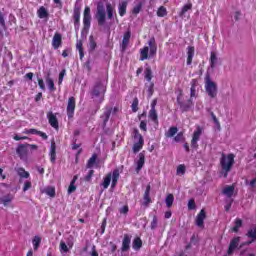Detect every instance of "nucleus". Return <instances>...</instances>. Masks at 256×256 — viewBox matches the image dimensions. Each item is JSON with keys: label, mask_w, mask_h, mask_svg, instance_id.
Listing matches in <instances>:
<instances>
[{"label": "nucleus", "mask_w": 256, "mask_h": 256, "mask_svg": "<svg viewBox=\"0 0 256 256\" xmlns=\"http://www.w3.org/2000/svg\"><path fill=\"white\" fill-rule=\"evenodd\" d=\"M49 159L52 164L57 160V144L55 141H51V150L49 151Z\"/></svg>", "instance_id": "18"}, {"label": "nucleus", "mask_w": 256, "mask_h": 256, "mask_svg": "<svg viewBox=\"0 0 256 256\" xmlns=\"http://www.w3.org/2000/svg\"><path fill=\"white\" fill-rule=\"evenodd\" d=\"M44 193L48 195V197L55 198L56 192L54 186H49L45 188Z\"/></svg>", "instance_id": "38"}, {"label": "nucleus", "mask_w": 256, "mask_h": 256, "mask_svg": "<svg viewBox=\"0 0 256 256\" xmlns=\"http://www.w3.org/2000/svg\"><path fill=\"white\" fill-rule=\"evenodd\" d=\"M240 242H241L240 236L232 238V240L229 242V246H228V251H227L228 256L234 255L235 250L239 249Z\"/></svg>", "instance_id": "10"}, {"label": "nucleus", "mask_w": 256, "mask_h": 256, "mask_svg": "<svg viewBox=\"0 0 256 256\" xmlns=\"http://www.w3.org/2000/svg\"><path fill=\"white\" fill-rule=\"evenodd\" d=\"M205 91L206 94H208L210 99L217 98V84L216 82H213L211 79V75L209 73H206L205 75Z\"/></svg>", "instance_id": "4"}, {"label": "nucleus", "mask_w": 256, "mask_h": 256, "mask_svg": "<svg viewBox=\"0 0 256 256\" xmlns=\"http://www.w3.org/2000/svg\"><path fill=\"white\" fill-rule=\"evenodd\" d=\"M192 8H193V4H191L190 2H188L187 4H184L182 11H180L179 13V16L183 17V15H185Z\"/></svg>", "instance_id": "40"}, {"label": "nucleus", "mask_w": 256, "mask_h": 256, "mask_svg": "<svg viewBox=\"0 0 256 256\" xmlns=\"http://www.w3.org/2000/svg\"><path fill=\"white\" fill-rule=\"evenodd\" d=\"M75 110H76V98L70 97L68 98L67 108H66L68 119H71L74 117Z\"/></svg>", "instance_id": "11"}, {"label": "nucleus", "mask_w": 256, "mask_h": 256, "mask_svg": "<svg viewBox=\"0 0 256 256\" xmlns=\"http://www.w3.org/2000/svg\"><path fill=\"white\" fill-rule=\"evenodd\" d=\"M138 156H139V159L137 161V168H136L137 172H139L142 169V167H144V164H145V154L139 153Z\"/></svg>", "instance_id": "26"}, {"label": "nucleus", "mask_w": 256, "mask_h": 256, "mask_svg": "<svg viewBox=\"0 0 256 256\" xmlns=\"http://www.w3.org/2000/svg\"><path fill=\"white\" fill-rule=\"evenodd\" d=\"M205 219H207V213L205 212L204 209H202L201 211H199L197 218L195 219V225H197V227H199L201 229H204Z\"/></svg>", "instance_id": "15"}, {"label": "nucleus", "mask_w": 256, "mask_h": 256, "mask_svg": "<svg viewBox=\"0 0 256 256\" xmlns=\"http://www.w3.org/2000/svg\"><path fill=\"white\" fill-rule=\"evenodd\" d=\"M12 201H13V197L10 196V195H8V196H4V197L2 198V200H1L0 203H2V204L4 205V207H6V206L9 205L10 202H12Z\"/></svg>", "instance_id": "48"}, {"label": "nucleus", "mask_w": 256, "mask_h": 256, "mask_svg": "<svg viewBox=\"0 0 256 256\" xmlns=\"http://www.w3.org/2000/svg\"><path fill=\"white\" fill-rule=\"evenodd\" d=\"M210 68L214 69L216 67L217 64V54L216 52H210Z\"/></svg>", "instance_id": "33"}, {"label": "nucleus", "mask_w": 256, "mask_h": 256, "mask_svg": "<svg viewBox=\"0 0 256 256\" xmlns=\"http://www.w3.org/2000/svg\"><path fill=\"white\" fill-rule=\"evenodd\" d=\"M150 193H151V185H148L146 186V190L144 192V202H142V205H144V207H148L149 204L152 203Z\"/></svg>", "instance_id": "20"}, {"label": "nucleus", "mask_w": 256, "mask_h": 256, "mask_svg": "<svg viewBox=\"0 0 256 256\" xmlns=\"http://www.w3.org/2000/svg\"><path fill=\"white\" fill-rule=\"evenodd\" d=\"M144 75H145V80L149 82V85H147L148 98H151L153 96V93L155 92V90H154L155 83L151 82L153 79V72H152V68L150 66L145 68Z\"/></svg>", "instance_id": "5"}, {"label": "nucleus", "mask_w": 256, "mask_h": 256, "mask_svg": "<svg viewBox=\"0 0 256 256\" xmlns=\"http://www.w3.org/2000/svg\"><path fill=\"white\" fill-rule=\"evenodd\" d=\"M195 209H196V202L194 201V199L188 200V210L193 211Z\"/></svg>", "instance_id": "52"}, {"label": "nucleus", "mask_w": 256, "mask_h": 256, "mask_svg": "<svg viewBox=\"0 0 256 256\" xmlns=\"http://www.w3.org/2000/svg\"><path fill=\"white\" fill-rule=\"evenodd\" d=\"M50 16V14L48 13L47 9L44 8V6H41L40 8H38L37 10V17L40 19H47Z\"/></svg>", "instance_id": "24"}, {"label": "nucleus", "mask_w": 256, "mask_h": 256, "mask_svg": "<svg viewBox=\"0 0 256 256\" xmlns=\"http://www.w3.org/2000/svg\"><path fill=\"white\" fill-rule=\"evenodd\" d=\"M186 167L184 164H180L176 169V175H185Z\"/></svg>", "instance_id": "49"}, {"label": "nucleus", "mask_w": 256, "mask_h": 256, "mask_svg": "<svg viewBox=\"0 0 256 256\" xmlns=\"http://www.w3.org/2000/svg\"><path fill=\"white\" fill-rule=\"evenodd\" d=\"M0 26L6 28L5 18L3 17L2 12L0 11Z\"/></svg>", "instance_id": "64"}, {"label": "nucleus", "mask_w": 256, "mask_h": 256, "mask_svg": "<svg viewBox=\"0 0 256 256\" xmlns=\"http://www.w3.org/2000/svg\"><path fill=\"white\" fill-rule=\"evenodd\" d=\"M126 9H127L126 1H123L122 3L119 4L118 10H119L120 17H123L126 15Z\"/></svg>", "instance_id": "36"}, {"label": "nucleus", "mask_w": 256, "mask_h": 256, "mask_svg": "<svg viewBox=\"0 0 256 256\" xmlns=\"http://www.w3.org/2000/svg\"><path fill=\"white\" fill-rule=\"evenodd\" d=\"M158 18H164L167 16V9L165 6H160V8H158L157 13H156Z\"/></svg>", "instance_id": "41"}, {"label": "nucleus", "mask_w": 256, "mask_h": 256, "mask_svg": "<svg viewBox=\"0 0 256 256\" xmlns=\"http://www.w3.org/2000/svg\"><path fill=\"white\" fill-rule=\"evenodd\" d=\"M235 186H225L223 189V194L226 195V197L231 198L234 195Z\"/></svg>", "instance_id": "28"}, {"label": "nucleus", "mask_w": 256, "mask_h": 256, "mask_svg": "<svg viewBox=\"0 0 256 256\" xmlns=\"http://www.w3.org/2000/svg\"><path fill=\"white\" fill-rule=\"evenodd\" d=\"M17 155L19 158H24L27 156V146L24 144L19 145L17 148Z\"/></svg>", "instance_id": "25"}, {"label": "nucleus", "mask_w": 256, "mask_h": 256, "mask_svg": "<svg viewBox=\"0 0 256 256\" xmlns=\"http://www.w3.org/2000/svg\"><path fill=\"white\" fill-rule=\"evenodd\" d=\"M118 180L119 170L115 169L114 172H109L107 175H105V177L103 178V183H101V186H103V189L106 190L108 189V187H110L111 184V188L114 189L115 187H117Z\"/></svg>", "instance_id": "3"}, {"label": "nucleus", "mask_w": 256, "mask_h": 256, "mask_svg": "<svg viewBox=\"0 0 256 256\" xmlns=\"http://www.w3.org/2000/svg\"><path fill=\"white\" fill-rule=\"evenodd\" d=\"M246 236L247 238H250V239H253V241H256V227L248 230Z\"/></svg>", "instance_id": "47"}, {"label": "nucleus", "mask_w": 256, "mask_h": 256, "mask_svg": "<svg viewBox=\"0 0 256 256\" xmlns=\"http://www.w3.org/2000/svg\"><path fill=\"white\" fill-rule=\"evenodd\" d=\"M174 195L173 194H168L167 198H165V204L167 205V208H171L172 205L174 204Z\"/></svg>", "instance_id": "45"}, {"label": "nucleus", "mask_w": 256, "mask_h": 256, "mask_svg": "<svg viewBox=\"0 0 256 256\" xmlns=\"http://www.w3.org/2000/svg\"><path fill=\"white\" fill-rule=\"evenodd\" d=\"M139 129H141L144 132H147V121L142 120L141 123H139Z\"/></svg>", "instance_id": "59"}, {"label": "nucleus", "mask_w": 256, "mask_h": 256, "mask_svg": "<svg viewBox=\"0 0 256 256\" xmlns=\"http://www.w3.org/2000/svg\"><path fill=\"white\" fill-rule=\"evenodd\" d=\"M235 164V155L233 153H229L228 155L226 154H221L220 158V167L221 171L223 172V177L227 178L228 173L231 172L232 167Z\"/></svg>", "instance_id": "2"}, {"label": "nucleus", "mask_w": 256, "mask_h": 256, "mask_svg": "<svg viewBox=\"0 0 256 256\" xmlns=\"http://www.w3.org/2000/svg\"><path fill=\"white\" fill-rule=\"evenodd\" d=\"M96 19L98 26H104L106 24V10L103 5L98 4L96 10Z\"/></svg>", "instance_id": "8"}, {"label": "nucleus", "mask_w": 256, "mask_h": 256, "mask_svg": "<svg viewBox=\"0 0 256 256\" xmlns=\"http://www.w3.org/2000/svg\"><path fill=\"white\" fill-rule=\"evenodd\" d=\"M142 247V240L140 237H137V238H134V241H133V249L135 251H138L140 250Z\"/></svg>", "instance_id": "42"}, {"label": "nucleus", "mask_w": 256, "mask_h": 256, "mask_svg": "<svg viewBox=\"0 0 256 256\" xmlns=\"http://www.w3.org/2000/svg\"><path fill=\"white\" fill-rule=\"evenodd\" d=\"M190 84H191L190 98H195L196 97L197 80L196 79L191 80Z\"/></svg>", "instance_id": "32"}, {"label": "nucleus", "mask_w": 256, "mask_h": 256, "mask_svg": "<svg viewBox=\"0 0 256 256\" xmlns=\"http://www.w3.org/2000/svg\"><path fill=\"white\" fill-rule=\"evenodd\" d=\"M141 10H142V3L139 2L137 5L134 6L132 13L133 15H138L140 14Z\"/></svg>", "instance_id": "50"}, {"label": "nucleus", "mask_w": 256, "mask_h": 256, "mask_svg": "<svg viewBox=\"0 0 256 256\" xmlns=\"http://www.w3.org/2000/svg\"><path fill=\"white\" fill-rule=\"evenodd\" d=\"M91 20H92L91 8H89V6H86L84 9V18H83L85 31H89V29L91 28Z\"/></svg>", "instance_id": "9"}, {"label": "nucleus", "mask_w": 256, "mask_h": 256, "mask_svg": "<svg viewBox=\"0 0 256 256\" xmlns=\"http://www.w3.org/2000/svg\"><path fill=\"white\" fill-rule=\"evenodd\" d=\"M202 131H203L202 127L197 126V129L193 133V139H191V148L193 149L198 148L197 142L200 141V136L202 134Z\"/></svg>", "instance_id": "14"}, {"label": "nucleus", "mask_w": 256, "mask_h": 256, "mask_svg": "<svg viewBox=\"0 0 256 256\" xmlns=\"http://www.w3.org/2000/svg\"><path fill=\"white\" fill-rule=\"evenodd\" d=\"M176 101L178 102V105L180 106V110L182 112L189 111L193 106V101L191 100V98L188 99L186 102L180 101L179 98H177Z\"/></svg>", "instance_id": "17"}, {"label": "nucleus", "mask_w": 256, "mask_h": 256, "mask_svg": "<svg viewBox=\"0 0 256 256\" xmlns=\"http://www.w3.org/2000/svg\"><path fill=\"white\" fill-rule=\"evenodd\" d=\"M31 188H32V182L30 180H28L25 182L24 188H22V191L27 192Z\"/></svg>", "instance_id": "57"}, {"label": "nucleus", "mask_w": 256, "mask_h": 256, "mask_svg": "<svg viewBox=\"0 0 256 256\" xmlns=\"http://www.w3.org/2000/svg\"><path fill=\"white\" fill-rule=\"evenodd\" d=\"M66 75V70L63 69L62 71H60L59 73V79H58V84L61 85L63 82V79L65 78Z\"/></svg>", "instance_id": "55"}, {"label": "nucleus", "mask_w": 256, "mask_h": 256, "mask_svg": "<svg viewBox=\"0 0 256 256\" xmlns=\"http://www.w3.org/2000/svg\"><path fill=\"white\" fill-rule=\"evenodd\" d=\"M133 134L134 139L138 140V142L134 143L133 145V152L134 154H136L142 150V147H144V137L142 136V134H140V131H138L137 128H134Z\"/></svg>", "instance_id": "6"}, {"label": "nucleus", "mask_w": 256, "mask_h": 256, "mask_svg": "<svg viewBox=\"0 0 256 256\" xmlns=\"http://www.w3.org/2000/svg\"><path fill=\"white\" fill-rule=\"evenodd\" d=\"M175 142H183L185 141V136H183V132L180 131L176 136L174 137Z\"/></svg>", "instance_id": "51"}, {"label": "nucleus", "mask_w": 256, "mask_h": 256, "mask_svg": "<svg viewBox=\"0 0 256 256\" xmlns=\"http://www.w3.org/2000/svg\"><path fill=\"white\" fill-rule=\"evenodd\" d=\"M149 119L152 120L154 124L159 125V119H158V116H157L156 109H150Z\"/></svg>", "instance_id": "27"}, {"label": "nucleus", "mask_w": 256, "mask_h": 256, "mask_svg": "<svg viewBox=\"0 0 256 256\" xmlns=\"http://www.w3.org/2000/svg\"><path fill=\"white\" fill-rule=\"evenodd\" d=\"M131 110L133 113H136L138 111V98H134L133 104H131Z\"/></svg>", "instance_id": "53"}, {"label": "nucleus", "mask_w": 256, "mask_h": 256, "mask_svg": "<svg viewBox=\"0 0 256 256\" xmlns=\"http://www.w3.org/2000/svg\"><path fill=\"white\" fill-rule=\"evenodd\" d=\"M119 213L123 215H127V213H129V206L126 205L120 208Z\"/></svg>", "instance_id": "62"}, {"label": "nucleus", "mask_w": 256, "mask_h": 256, "mask_svg": "<svg viewBox=\"0 0 256 256\" xmlns=\"http://www.w3.org/2000/svg\"><path fill=\"white\" fill-rule=\"evenodd\" d=\"M45 83L47 84L49 91L55 92L57 90L54 80L50 77V73H48L47 77H45Z\"/></svg>", "instance_id": "23"}, {"label": "nucleus", "mask_w": 256, "mask_h": 256, "mask_svg": "<svg viewBox=\"0 0 256 256\" xmlns=\"http://www.w3.org/2000/svg\"><path fill=\"white\" fill-rule=\"evenodd\" d=\"M157 227V217L153 216L152 222L150 223V229L155 230Z\"/></svg>", "instance_id": "61"}, {"label": "nucleus", "mask_w": 256, "mask_h": 256, "mask_svg": "<svg viewBox=\"0 0 256 256\" xmlns=\"http://www.w3.org/2000/svg\"><path fill=\"white\" fill-rule=\"evenodd\" d=\"M17 175L21 178L28 179L30 177V174L28 171H26L24 168L19 167L17 169Z\"/></svg>", "instance_id": "35"}, {"label": "nucleus", "mask_w": 256, "mask_h": 256, "mask_svg": "<svg viewBox=\"0 0 256 256\" xmlns=\"http://www.w3.org/2000/svg\"><path fill=\"white\" fill-rule=\"evenodd\" d=\"M106 226H107V219L104 218L103 222H101V226H100L101 235H103L106 232Z\"/></svg>", "instance_id": "56"}, {"label": "nucleus", "mask_w": 256, "mask_h": 256, "mask_svg": "<svg viewBox=\"0 0 256 256\" xmlns=\"http://www.w3.org/2000/svg\"><path fill=\"white\" fill-rule=\"evenodd\" d=\"M77 179H78V177L74 176L73 180H71L70 186H68V190H67L68 194H71L74 191H76L77 188L74 184L76 183Z\"/></svg>", "instance_id": "43"}, {"label": "nucleus", "mask_w": 256, "mask_h": 256, "mask_svg": "<svg viewBox=\"0 0 256 256\" xmlns=\"http://www.w3.org/2000/svg\"><path fill=\"white\" fill-rule=\"evenodd\" d=\"M97 48V43L93 35L89 36V53H93Z\"/></svg>", "instance_id": "29"}, {"label": "nucleus", "mask_w": 256, "mask_h": 256, "mask_svg": "<svg viewBox=\"0 0 256 256\" xmlns=\"http://www.w3.org/2000/svg\"><path fill=\"white\" fill-rule=\"evenodd\" d=\"M41 131H38L37 129L35 128H30V129H26L25 130V133L26 134H32V135H38V133H40Z\"/></svg>", "instance_id": "58"}, {"label": "nucleus", "mask_w": 256, "mask_h": 256, "mask_svg": "<svg viewBox=\"0 0 256 256\" xmlns=\"http://www.w3.org/2000/svg\"><path fill=\"white\" fill-rule=\"evenodd\" d=\"M76 48L79 53V59L82 61V59H84V57H85L84 48L82 47V40L77 41Z\"/></svg>", "instance_id": "31"}, {"label": "nucleus", "mask_w": 256, "mask_h": 256, "mask_svg": "<svg viewBox=\"0 0 256 256\" xmlns=\"http://www.w3.org/2000/svg\"><path fill=\"white\" fill-rule=\"evenodd\" d=\"M106 93V87L101 83L97 82L94 84V87L90 91V96L92 98H99L101 95H104Z\"/></svg>", "instance_id": "7"}, {"label": "nucleus", "mask_w": 256, "mask_h": 256, "mask_svg": "<svg viewBox=\"0 0 256 256\" xmlns=\"http://www.w3.org/2000/svg\"><path fill=\"white\" fill-rule=\"evenodd\" d=\"M62 46V35L59 32H55L54 38H52V48L58 50Z\"/></svg>", "instance_id": "16"}, {"label": "nucleus", "mask_w": 256, "mask_h": 256, "mask_svg": "<svg viewBox=\"0 0 256 256\" xmlns=\"http://www.w3.org/2000/svg\"><path fill=\"white\" fill-rule=\"evenodd\" d=\"M130 37H131L130 31H127L126 33H124L123 40H122V51L123 52H125L127 47L129 46Z\"/></svg>", "instance_id": "22"}, {"label": "nucleus", "mask_w": 256, "mask_h": 256, "mask_svg": "<svg viewBox=\"0 0 256 256\" xmlns=\"http://www.w3.org/2000/svg\"><path fill=\"white\" fill-rule=\"evenodd\" d=\"M178 133V128L175 126H172L168 129V131L165 133V137L172 138Z\"/></svg>", "instance_id": "34"}, {"label": "nucleus", "mask_w": 256, "mask_h": 256, "mask_svg": "<svg viewBox=\"0 0 256 256\" xmlns=\"http://www.w3.org/2000/svg\"><path fill=\"white\" fill-rule=\"evenodd\" d=\"M38 87H40L41 90H45L46 89V85L44 84V80L43 79H38Z\"/></svg>", "instance_id": "63"}, {"label": "nucleus", "mask_w": 256, "mask_h": 256, "mask_svg": "<svg viewBox=\"0 0 256 256\" xmlns=\"http://www.w3.org/2000/svg\"><path fill=\"white\" fill-rule=\"evenodd\" d=\"M111 113H112V109H107V111H105L101 116V118H103L104 126H106L108 121L110 120Z\"/></svg>", "instance_id": "39"}, {"label": "nucleus", "mask_w": 256, "mask_h": 256, "mask_svg": "<svg viewBox=\"0 0 256 256\" xmlns=\"http://www.w3.org/2000/svg\"><path fill=\"white\" fill-rule=\"evenodd\" d=\"M95 175V170H89L88 175L85 176V181L90 182Z\"/></svg>", "instance_id": "54"}, {"label": "nucleus", "mask_w": 256, "mask_h": 256, "mask_svg": "<svg viewBox=\"0 0 256 256\" xmlns=\"http://www.w3.org/2000/svg\"><path fill=\"white\" fill-rule=\"evenodd\" d=\"M149 46H144V48H141L139 50V54L141 57H139V60L145 61L149 59V57L154 58L157 54V44L155 38H150L148 41Z\"/></svg>", "instance_id": "1"}, {"label": "nucleus", "mask_w": 256, "mask_h": 256, "mask_svg": "<svg viewBox=\"0 0 256 256\" xmlns=\"http://www.w3.org/2000/svg\"><path fill=\"white\" fill-rule=\"evenodd\" d=\"M96 160H97V154L94 153L92 155V157H90L88 162L86 163V169H92L96 164Z\"/></svg>", "instance_id": "30"}, {"label": "nucleus", "mask_w": 256, "mask_h": 256, "mask_svg": "<svg viewBox=\"0 0 256 256\" xmlns=\"http://www.w3.org/2000/svg\"><path fill=\"white\" fill-rule=\"evenodd\" d=\"M47 120L52 128H54L56 131L59 130V121L56 114L53 112H47Z\"/></svg>", "instance_id": "13"}, {"label": "nucleus", "mask_w": 256, "mask_h": 256, "mask_svg": "<svg viewBox=\"0 0 256 256\" xmlns=\"http://www.w3.org/2000/svg\"><path fill=\"white\" fill-rule=\"evenodd\" d=\"M106 8H107V17L109 20H111L114 17V8L110 3H107Z\"/></svg>", "instance_id": "46"}, {"label": "nucleus", "mask_w": 256, "mask_h": 256, "mask_svg": "<svg viewBox=\"0 0 256 256\" xmlns=\"http://www.w3.org/2000/svg\"><path fill=\"white\" fill-rule=\"evenodd\" d=\"M60 250L63 251L64 253L69 252V248L67 247V245L64 241L60 242Z\"/></svg>", "instance_id": "60"}, {"label": "nucleus", "mask_w": 256, "mask_h": 256, "mask_svg": "<svg viewBox=\"0 0 256 256\" xmlns=\"http://www.w3.org/2000/svg\"><path fill=\"white\" fill-rule=\"evenodd\" d=\"M194 54H195L194 46H188L187 47V60H186L187 66H190L191 63H193Z\"/></svg>", "instance_id": "21"}, {"label": "nucleus", "mask_w": 256, "mask_h": 256, "mask_svg": "<svg viewBox=\"0 0 256 256\" xmlns=\"http://www.w3.org/2000/svg\"><path fill=\"white\" fill-rule=\"evenodd\" d=\"M80 18H81V8L76 6L74 7V10H73L75 32H77L80 29Z\"/></svg>", "instance_id": "12"}, {"label": "nucleus", "mask_w": 256, "mask_h": 256, "mask_svg": "<svg viewBox=\"0 0 256 256\" xmlns=\"http://www.w3.org/2000/svg\"><path fill=\"white\" fill-rule=\"evenodd\" d=\"M242 224H243L242 219H239V218L235 219V224H234V228H232V232L238 233L239 228L242 227Z\"/></svg>", "instance_id": "44"}, {"label": "nucleus", "mask_w": 256, "mask_h": 256, "mask_svg": "<svg viewBox=\"0 0 256 256\" xmlns=\"http://www.w3.org/2000/svg\"><path fill=\"white\" fill-rule=\"evenodd\" d=\"M33 249L34 251L39 250L40 244H41V237L40 236H34L32 240Z\"/></svg>", "instance_id": "37"}, {"label": "nucleus", "mask_w": 256, "mask_h": 256, "mask_svg": "<svg viewBox=\"0 0 256 256\" xmlns=\"http://www.w3.org/2000/svg\"><path fill=\"white\" fill-rule=\"evenodd\" d=\"M130 243H131V237L129 236V234H124L121 251L128 252L130 250Z\"/></svg>", "instance_id": "19"}]
</instances>
